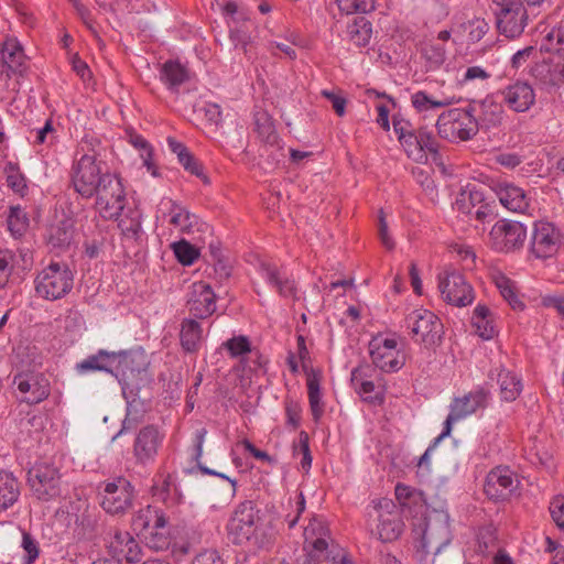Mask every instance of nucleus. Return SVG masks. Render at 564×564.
Returning <instances> with one entry per match:
<instances>
[{"label":"nucleus","instance_id":"obj_1","mask_svg":"<svg viewBox=\"0 0 564 564\" xmlns=\"http://www.w3.org/2000/svg\"><path fill=\"white\" fill-rule=\"evenodd\" d=\"M70 181L83 198L95 197V208L104 219H119L127 202L123 184L95 153L85 152L74 161Z\"/></svg>","mask_w":564,"mask_h":564},{"label":"nucleus","instance_id":"obj_2","mask_svg":"<svg viewBox=\"0 0 564 564\" xmlns=\"http://www.w3.org/2000/svg\"><path fill=\"white\" fill-rule=\"evenodd\" d=\"M260 511L251 500L240 502L234 510L227 531L234 544H249L258 549H267L273 542V533L259 516Z\"/></svg>","mask_w":564,"mask_h":564},{"label":"nucleus","instance_id":"obj_3","mask_svg":"<svg viewBox=\"0 0 564 564\" xmlns=\"http://www.w3.org/2000/svg\"><path fill=\"white\" fill-rule=\"evenodd\" d=\"M367 516V525L371 535L383 543L397 541L404 531L401 507L390 498L373 500L372 509Z\"/></svg>","mask_w":564,"mask_h":564},{"label":"nucleus","instance_id":"obj_4","mask_svg":"<svg viewBox=\"0 0 564 564\" xmlns=\"http://www.w3.org/2000/svg\"><path fill=\"white\" fill-rule=\"evenodd\" d=\"M75 270L65 261H51L34 279L39 297L57 301L65 297L74 286Z\"/></svg>","mask_w":564,"mask_h":564},{"label":"nucleus","instance_id":"obj_5","mask_svg":"<svg viewBox=\"0 0 564 564\" xmlns=\"http://www.w3.org/2000/svg\"><path fill=\"white\" fill-rule=\"evenodd\" d=\"M117 354L113 376L121 384L122 391L140 390L150 380L145 355L139 351H120Z\"/></svg>","mask_w":564,"mask_h":564},{"label":"nucleus","instance_id":"obj_6","mask_svg":"<svg viewBox=\"0 0 564 564\" xmlns=\"http://www.w3.org/2000/svg\"><path fill=\"white\" fill-rule=\"evenodd\" d=\"M437 133L442 139L448 141H467L478 132L476 117L473 109L454 108L444 111L436 121Z\"/></svg>","mask_w":564,"mask_h":564},{"label":"nucleus","instance_id":"obj_7","mask_svg":"<svg viewBox=\"0 0 564 564\" xmlns=\"http://www.w3.org/2000/svg\"><path fill=\"white\" fill-rule=\"evenodd\" d=\"M304 541L312 546L310 553L321 554L325 561H332V564H352V562L340 551L332 545L330 530L326 520L321 516H313L308 524L304 527Z\"/></svg>","mask_w":564,"mask_h":564},{"label":"nucleus","instance_id":"obj_8","mask_svg":"<svg viewBox=\"0 0 564 564\" xmlns=\"http://www.w3.org/2000/svg\"><path fill=\"white\" fill-rule=\"evenodd\" d=\"M499 34L507 39L520 36L528 25L527 4L517 0H491Z\"/></svg>","mask_w":564,"mask_h":564},{"label":"nucleus","instance_id":"obj_9","mask_svg":"<svg viewBox=\"0 0 564 564\" xmlns=\"http://www.w3.org/2000/svg\"><path fill=\"white\" fill-rule=\"evenodd\" d=\"M452 541L449 516L444 511H432L425 518L419 549L424 554L437 555Z\"/></svg>","mask_w":564,"mask_h":564},{"label":"nucleus","instance_id":"obj_10","mask_svg":"<svg viewBox=\"0 0 564 564\" xmlns=\"http://www.w3.org/2000/svg\"><path fill=\"white\" fill-rule=\"evenodd\" d=\"M525 226L516 220L500 219L489 232V247L501 253H511L522 249L527 240Z\"/></svg>","mask_w":564,"mask_h":564},{"label":"nucleus","instance_id":"obj_11","mask_svg":"<svg viewBox=\"0 0 564 564\" xmlns=\"http://www.w3.org/2000/svg\"><path fill=\"white\" fill-rule=\"evenodd\" d=\"M563 245L561 230L552 223L536 221L529 240V254L538 260L555 257Z\"/></svg>","mask_w":564,"mask_h":564},{"label":"nucleus","instance_id":"obj_12","mask_svg":"<svg viewBox=\"0 0 564 564\" xmlns=\"http://www.w3.org/2000/svg\"><path fill=\"white\" fill-rule=\"evenodd\" d=\"M28 485L39 500H53L62 492L61 473L53 464H36L28 471Z\"/></svg>","mask_w":564,"mask_h":564},{"label":"nucleus","instance_id":"obj_13","mask_svg":"<svg viewBox=\"0 0 564 564\" xmlns=\"http://www.w3.org/2000/svg\"><path fill=\"white\" fill-rule=\"evenodd\" d=\"M405 323L414 341L422 343L425 347L435 346L441 341L443 325L431 311L414 310L406 315Z\"/></svg>","mask_w":564,"mask_h":564},{"label":"nucleus","instance_id":"obj_14","mask_svg":"<svg viewBox=\"0 0 564 564\" xmlns=\"http://www.w3.org/2000/svg\"><path fill=\"white\" fill-rule=\"evenodd\" d=\"M438 289L448 304L457 307L470 305L475 300L473 286L465 275L457 270H444L438 274Z\"/></svg>","mask_w":564,"mask_h":564},{"label":"nucleus","instance_id":"obj_15","mask_svg":"<svg viewBox=\"0 0 564 564\" xmlns=\"http://www.w3.org/2000/svg\"><path fill=\"white\" fill-rule=\"evenodd\" d=\"M133 487L129 480L118 477L105 484L100 506L110 514H122L132 507Z\"/></svg>","mask_w":564,"mask_h":564},{"label":"nucleus","instance_id":"obj_16","mask_svg":"<svg viewBox=\"0 0 564 564\" xmlns=\"http://www.w3.org/2000/svg\"><path fill=\"white\" fill-rule=\"evenodd\" d=\"M297 357L301 361L302 369L307 375L306 386L311 412L313 420L318 422L324 414V403L322 401L321 379L314 369L310 367L311 357L303 335L296 336Z\"/></svg>","mask_w":564,"mask_h":564},{"label":"nucleus","instance_id":"obj_17","mask_svg":"<svg viewBox=\"0 0 564 564\" xmlns=\"http://www.w3.org/2000/svg\"><path fill=\"white\" fill-rule=\"evenodd\" d=\"M373 366L383 372H397L404 366V356L394 338L376 337L369 343Z\"/></svg>","mask_w":564,"mask_h":564},{"label":"nucleus","instance_id":"obj_18","mask_svg":"<svg viewBox=\"0 0 564 564\" xmlns=\"http://www.w3.org/2000/svg\"><path fill=\"white\" fill-rule=\"evenodd\" d=\"M186 306L194 318L205 319L216 311V294L204 281L194 282L186 294Z\"/></svg>","mask_w":564,"mask_h":564},{"label":"nucleus","instance_id":"obj_19","mask_svg":"<svg viewBox=\"0 0 564 564\" xmlns=\"http://www.w3.org/2000/svg\"><path fill=\"white\" fill-rule=\"evenodd\" d=\"M69 522L74 523V536L77 540H89L97 528V509L90 507L86 500L78 499L68 507Z\"/></svg>","mask_w":564,"mask_h":564},{"label":"nucleus","instance_id":"obj_20","mask_svg":"<svg viewBox=\"0 0 564 564\" xmlns=\"http://www.w3.org/2000/svg\"><path fill=\"white\" fill-rule=\"evenodd\" d=\"M13 384L23 398L22 402L37 404L50 395V382L42 373L19 372L13 377Z\"/></svg>","mask_w":564,"mask_h":564},{"label":"nucleus","instance_id":"obj_21","mask_svg":"<svg viewBox=\"0 0 564 564\" xmlns=\"http://www.w3.org/2000/svg\"><path fill=\"white\" fill-rule=\"evenodd\" d=\"M164 435L154 425L142 427L133 443V456L137 464L147 466L155 460Z\"/></svg>","mask_w":564,"mask_h":564},{"label":"nucleus","instance_id":"obj_22","mask_svg":"<svg viewBox=\"0 0 564 564\" xmlns=\"http://www.w3.org/2000/svg\"><path fill=\"white\" fill-rule=\"evenodd\" d=\"M516 484H518L517 477L509 467L497 466L488 473L484 492L491 500H506L513 492Z\"/></svg>","mask_w":564,"mask_h":564},{"label":"nucleus","instance_id":"obj_23","mask_svg":"<svg viewBox=\"0 0 564 564\" xmlns=\"http://www.w3.org/2000/svg\"><path fill=\"white\" fill-rule=\"evenodd\" d=\"M108 553L112 560L137 563L142 560V547L133 535L128 531L115 530L107 543Z\"/></svg>","mask_w":564,"mask_h":564},{"label":"nucleus","instance_id":"obj_24","mask_svg":"<svg viewBox=\"0 0 564 564\" xmlns=\"http://www.w3.org/2000/svg\"><path fill=\"white\" fill-rule=\"evenodd\" d=\"M552 55L538 62L531 69L535 80L545 88H555L564 84V67L562 54L564 52H550Z\"/></svg>","mask_w":564,"mask_h":564},{"label":"nucleus","instance_id":"obj_25","mask_svg":"<svg viewBox=\"0 0 564 564\" xmlns=\"http://www.w3.org/2000/svg\"><path fill=\"white\" fill-rule=\"evenodd\" d=\"M392 126L408 158L417 163H425L427 154H424L423 148L420 145L419 129L416 130L409 120L397 116L392 119Z\"/></svg>","mask_w":564,"mask_h":564},{"label":"nucleus","instance_id":"obj_26","mask_svg":"<svg viewBox=\"0 0 564 564\" xmlns=\"http://www.w3.org/2000/svg\"><path fill=\"white\" fill-rule=\"evenodd\" d=\"M503 101L516 112L528 111L535 102V93L525 82H517L501 91Z\"/></svg>","mask_w":564,"mask_h":564},{"label":"nucleus","instance_id":"obj_27","mask_svg":"<svg viewBox=\"0 0 564 564\" xmlns=\"http://www.w3.org/2000/svg\"><path fill=\"white\" fill-rule=\"evenodd\" d=\"M489 398V390L484 387H477L463 397L454 398L449 409L460 419H465L477 410L485 409L488 405Z\"/></svg>","mask_w":564,"mask_h":564},{"label":"nucleus","instance_id":"obj_28","mask_svg":"<svg viewBox=\"0 0 564 564\" xmlns=\"http://www.w3.org/2000/svg\"><path fill=\"white\" fill-rule=\"evenodd\" d=\"M261 278L283 297H295V282L280 271L271 262L262 261L259 264Z\"/></svg>","mask_w":564,"mask_h":564},{"label":"nucleus","instance_id":"obj_29","mask_svg":"<svg viewBox=\"0 0 564 564\" xmlns=\"http://www.w3.org/2000/svg\"><path fill=\"white\" fill-rule=\"evenodd\" d=\"M496 194L501 205L512 213L523 214L529 209L530 198L524 189L512 183L498 184Z\"/></svg>","mask_w":564,"mask_h":564},{"label":"nucleus","instance_id":"obj_30","mask_svg":"<svg viewBox=\"0 0 564 564\" xmlns=\"http://www.w3.org/2000/svg\"><path fill=\"white\" fill-rule=\"evenodd\" d=\"M469 109H473L474 117H476L478 130H489L499 126L502 121L503 108L501 104L496 102L491 98H486L478 104L470 105Z\"/></svg>","mask_w":564,"mask_h":564},{"label":"nucleus","instance_id":"obj_31","mask_svg":"<svg viewBox=\"0 0 564 564\" xmlns=\"http://www.w3.org/2000/svg\"><path fill=\"white\" fill-rule=\"evenodd\" d=\"M22 262V269L26 270L32 264V257L25 250L19 252L4 249L0 250V290L3 289L13 273V271L20 268Z\"/></svg>","mask_w":564,"mask_h":564},{"label":"nucleus","instance_id":"obj_32","mask_svg":"<svg viewBox=\"0 0 564 564\" xmlns=\"http://www.w3.org/2000/svg\"><path fill=\"white\" fill-rule=\"evenodd\" d=\"M118 354L116 351H107L99 349L96 354L89 355L87 358L76 364V371L80 375L104 371L113 375V365L116 364Z\"/></svg>","mask_w":564,"mask_h":564},{"label":"nucleus","instance_id":"obj_33","mask_svg":"<svg viewBox=\"0 0 564 564\" xmlns=\"http://www.w3.org/2000/svg\"><path fill=\"white\" fill-rule=\"evenodd\" d=\"M151 510L140 512L133 520L134 529H139L140 533L147 540L148 545L156 551L165 550L169 547L170 541L163 530L150 529Z\"/></svg>","mask_w":564,"mask_h":564},{"label":"nucleus","instance_id":"obj_34","mask_svg":"<svg viewBox=\"0 0 564 564\" xmlns=\"http://www.w3.org/2000/svg\"><path fill=\"white\" fill-rule=\"evenodd\" d=\"M203 327L195 318H184L181 323L180 343L184 351L197 352L203 344Z\"/></svg>","mask_w":564,"mask_h":564},{"label":"nucleus","instance_id":"obj_35","mask_svg":"<svg viewBox=\"0 0 564 564\" xmlns=\"http://www.w3.org/2000/svg\"><path fill=\"white\" fill-rule=\"evenodd\" d=\"M160 79L173 93L178 91V87L188 79V70L177 61H166L160 70Z\"/></svg>","mask_w":564,"mask_h":564},{"label":"nucleus","instance_id":"obj_36","mask_svg":"<svg viewBox=\"0 0 564 564\" xmlns=\"http://www.w3.org/2000/svg\"><path fill=\"white\" fill-rule=\"evenodd\" d=\"M20 497V484L17 477L7 470H0V511L8 510Z\"/></svg>","mask_w":564,"mask_h":564},{"label":"nucleus","instance_id":"obj_37","mask_svg":"<svg viewBox=\"0 0 564 564\" xmlns=\"http://www.w3.org/2000/svg\"><path fill=\"white\" fill-rule=\"evenodd\" d=\"M1 56L13 74L22 75L25 72V55L21 44L15 40H8L3 43Z\"/></svg>","mask_w":564,"mask_h":564},{"label":"nucleus","instance_id":"obj_38","mask_svg":"<svg viewBox=\"0 0 564 564\" xmlns=\"http://www.w3.org/2000/svg\"><path fill=\"white\" fill-rule=\"evenodd\" d=\"M473 326L477 334L484 339H491L496 335V326L494 324L491 311L484 304H478L471 317Z\"/></svg>","mask_w":564,"mask_h":564},{"label":"nucleus","instance_id":"obj_39","mask_svg":"<svg viewBox=\"0 0 564 564\" xmlns=\"http://www.w3.org/2000/svg\"><path fill=\"white\" fill-rule=\"evenodd\" d=\"M498 384L500 387V395L503 401H514L522 391L520 378L512 371L501 369L498 372Z\"/></svg>","mask_w":564,"mask_h":564},{"label":"nucleus","instance_id":"obj_40","mask_svg":"<svg viewBox=\"0 0 564 564\" xmlns=\"http://www.w3.org/2000/svg\"><path fill=\"white\" fill-rule=\"evenodd\" d=\"M253 119L259 138L268 144H278L279 135L272 117L264 110H258L254 112Z\"/></svg>","mask_w":564,"mask_h":564},{"label":"nucleus","instance_id":"obj_41","mask_svg":"<svg viewBox=\"0 0 564 564\" xmlns=\"http://www.w3.org/2000/svg\"><path fill=\"white\" fill-rule=\"evenodd\" d=\"M411 104L416 112L422 113L449 106L452 100L447 97L436 98L435 96L427 94L425 90H417L412 94Z\"/></svg>","mask_w":564,"mask_h":564},{"label":"nucleus","instance_id":"obj_42","mask_svg":"<svg viewBox=\"0 0 564 564\" xmlns=\"http://www.w3.org/2000/svg\"><path fill=\"white\" fill-rule=\"evenodd\" d=\"M74 238V225L70 219H63L50 228L48 242L54 248L68 247Z\"/></svg>","mask_w":564,"mask_h":564},{"label":"nucleus","instance_id":"obj_43","mask_svg":"<svg viewBox=\"0 0 564 564\" xmlns=\"http://www.w3.org/2000/svg\"><path fill=\"white\" fill-rule=\"evenodd\" d=\"M128 142L139 150L140 156L143 161V165L147 167V170L153 175L156 176V166L153 162V148L151 144L139 133L134 131H128L127 132Z\"/></svg>","mask_w":564,"mask_h":564},{"label":"nucleus","instance_id":"obj_44","mask_svg":"<svg viewBox=\"0 0 564 564\" xmlns=\"http://www.w3.org/2000/svg\"><path fill=\"white\" fill-rule=\"evenodd\" d=\"M142 215L138 209L129 210L119 219L118 226L124 237L139 240L142 236Z\"/></svg>","mask_w":564,"mask_h":564},{"label":"nucleus","instance_id":"obj_45","mask_svg":"<svg viewBox=\"0 0 564 564\" xmlns=\"http://www.w3.org/2000/svg\"><path fill=\"white\" fill-rule=\"evenodd\" d=\"M348 34L355 45L364 47L369 44L371 39V23L366 18L359 17L348 25Z\"/></svg>","mask_w":564,"mask_h":564},{"label":"nucleus","instance_id":"obj_46","mask_svg":"<svg viewBox=\"0 0 564 564\" xmlns=\"http://www.w3.org/2000/svg\"><path fill=\"white\" fill-rule=\"evenodd\" d=\"M8 229L14 238L22 237L29 228L26 212L20 206H11L7 218Z\"/></svg>","mask_w":564,"mask_h":564},{"label":"nucleus","instance_id":"obj_47","mask_svg":"<svg viewBox=\"0 0 564 564\" xmlns=\"http://www.w3.org/2000/svg\"><path fill=\"white\" fill-rule=\"evenodd\" d=\"M541 52H564V17L547 32L540 44Z\"/></svg>","mask_w":564,"mask_h":564},{"label":"nucleus","instance_id":"obj_48","mask_svg":"<svg viewBox=\"0 0 564 564\" xmlns=\"http://www.w3.org/2000/svg\"><path fill=\"white\" fill-rule=\"evenodd\" d=\"M496 286L500 291V294L509 303L513 310H522L524 304L516 293L513 282L503 274H499L495 279Z\"/></svg>","mask_w":564,"mask_h":564},{"label":"nucleus","instance_id":"obj_49","mask_svg":"<svg viewBox=\"0 0 564 564\" xmlns=\"http://www.w3.org/2000/svg\"><path fill=\"white\" fill-rule=\"evenodd\" d=\"M195 216L184 207L173 203L170 209V224L182 232H189L193 227Z\"/></svg>","mask_w":564,"mask_h":564},{"label":"nucleus","instance_id":"obj_50","mask_svg":"<svg viewBox=\"0 0 564 564\" xmlns=\"http://www.w3.org/2000/svg\"><path fill=\"white\" fill-rule=\"evenodd\" d=\"M486 197L484 193L479 189H469L468 192H463L460 194V198L457 199L456 205L458 210L466 215H471L473 210L477 208L482 203H486Z\"/></svg>","mask_w":564,"mask_h":564},{"label":"nucleus","instance_id":"obj_51","mask_svg":"<svg viewBox=\"0 0 564 564\" xmlns=\"http://www.w3.org/2000/svg\"><path fill=\"white\" fill-rule=\"evenodd\" d=\"M172 249L175 258L183 265H192L199 257V250L184 239L172 243Z\"/></svg>","mask_w":564,"mask_h":564},{"label":"nucleus","instance_id":"obj_52","mask_svg":"<svg viewBox=\"0 0 564 564\" xmlns=\"http://www.w3.org/2000/svg\"><path fill=\"white\" fill-rule=\"evenodd\" d=\"M305 505L303 492H296L294 498L289 497L288 506L291 511L284 516V521L288 523L289 529H293L296 525L302 513L305 511Z\"/></svg>","mask_w":564,"mask_h":564},{"label":"nucleus","instance_id":"obj_53","mask_svg":"<svg viewBox=\"0 0 564 564\" xmlns=\"http://www.w3.org/2000/svg\"><path fill=\"white\" fill-rule=\"evenodd\" d=\"M338 9L345 14L368 13L375 9L373 0H336Z\"/></svg>","mask_w":564,"mask_h":564},{"label":"nucleus","instance_id":"obj_54","mask_svg":"<svg viewBox=\"0 0 564 564\" xmlns=\"http://www.w3.org/2000/svg\"><path fill=\"white\" fill-rule=\"evenodd\" d=\"M354 390L364 399L366 402L373 404H382L384 401L383 390H376L373 381L360 382L359 386L355 387Z\"/></svg>","mask_w":564,"mask_h":564},{"label":"nucleus","instance_id":"obj_55","mask_svg":"<svg viewBox=\"0 0 564 564\" xmlns=\"http://www.w3.org/2000/svg\"><path fill=\"white\" fill-rule=\"evenodd\" d=\"M223 347L229 351L234 358L251 352V343L247 336L239 335L223 343Z\"/></svg>","mask_w":564,"mask_h":564},{"label":"nucleus","instance_id":"obj_56","mask_svg":"<svg viewBox=\"0 0 564 564\" xmlns=\"http://www.w3.org/2000/svg\"><path fill=\"white\" fill-rule=\"evenodd\" d=\"M21 546L25 552V555L22 557V564H33L40 555L39 542L31 533L23 531Z\"/></svg>","mask_w":564,"mask_h":564},{"label":"nucleus","instance_id":"obj_57","mask_svg":"<svg viewBox=\"0 0 564 564\" xmlns=\"http://www.w3.org/2000/svg\"><path fill=\"white\" fill-rule=\"evenodd\" d=\"M419 139H420V145L423 148L424 154L427 152L432 154L438 153V142L436 138L434 137L433 132L427 130L426 127L419 128Z\"/></svg>","mask_w":564,"mask_h":564},{"label":"nucleus","instance_id":"obj_58","mask_svg":"<svg viewBox=\"0 0 564 564\" xmlns=\"http://www.w3.org/2000/svg\"><path fill=\"white\" fill-rule=\"evenodd\" d=\"M295 452L302 454L301 466L304 470H308L312 466V456L308 445V435L306 432H301L299 437V444L294 447Z\"/></svg>","mask_w":564,"mask_h":564},{"label":"nucleus","instance_id":"obj_59","mask_svg":"<svg viewBox=\"0 0 564 564\" xmlns=\"http://www.w3.org/2000/svg\"><path fill=\"white\" fill-rule=\"evenodd\" d=\"M72 4L76 11L78 18L83 21V23L93 33H97L96 30V21L93 17L91 11L79 0H72Z\"/></svg>","mask_w":564,"mask_h":564},{"label":"nucleus","instance_id":"obj_60","mask_svg":"<svg viewBox=\"0 0 564 564\" xmlns=\"http://www.w3.org/2000/svg\"><path fill=\"white\" fill-rule=\"evenodd\" d=\"M181 165L197 177H200L205 184L209 183L208 177L203 173V166L198 160H196L192 154L187 156L181 158Z\"/></svg>","mask_w":564,"mask_h":564},{"label":"nucleus","instance_id":"obj_61","mask_svg":"<svg viewBox=\"0 0 564 564\" xmlns=\"http://www.w3.org/2000/svg\"><path fill=\"white\" fill-rule=\"evenodd\" d=\"M373 369L370 365H359L351 370L350 375V383L351 387L355 388L360 384V382H368L371 380Z\"/></svg>","mask_w":564,"mask_h":564},{"label":"nucleus","instance_id":"obj_62","mask_svg":"<svg viewBox=\"0 0 564 564\" xmlns=\"http://www.w3.org/2000/svg\"><path fill=\"white\" fill-rule=\"evenodd\" d=\"M446 50L441 44H432L425 50L426 59L434 66H441L445 61Z\"/></svg>","mask_w":564,"mask_h":564},{"label":"nucleus","instance_id":"obj_63","mask_svg":"<svg viewBox=\"0 0 564 564\" xmlns=\"http://www.w3.org/2000/svg\"><path fill=\"white\" fill-rule=\"evenodd\" d=\"M192 564H225V562L217 551L205 550L193 558Z\"/></svg>","mask_w":564,"mask_h":564},{"label":"nucleus","instance_id":"obj_64","mask_svg":"<svg viewBox=\"0 0 564 564\" xmlns=\"http://www.w3.org/2000/svg\"><path fill=\"white\" fill-rule=\"evenodd\" d=\"M550 512L560 528H564V497H555L550 505Z\"/></svg>","mask_w":564,"mask_h":564}]
</instances>
